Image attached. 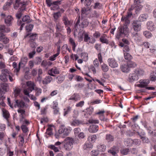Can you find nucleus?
Wrapping results in <instances>:
<instances>
[{"label": "nucleus", "instance_id": "6ab92c4d", "mask_svg": "<svg viewBox=\"0 0 156 156\" xmlns=\"http://www.w3.org/2000/svg\"><path fill=\"white\" fill-rule=\"evenodd\" d=\"M118 148L115 146H114L109 150L108 152L111 154L113 156H115L116 154L118 152Z\"/></svg>", "mask_w": 156, "mask_h": 156}, {"label": "nucleus", "instance_id": "72a5a7b5", "mask_svg": "<svg viewBox=\"0 0 156 156\" xmlns=\"http://www.w3.org/2000/svg\"><path fill=\"white\" fill-rule=\"evenodd\" d=\"M10 1V2H6L3 6V8L4 10H8L12 4V0Z\"/></svg>", "mask_w": 156, "mask_h": 156}, {"label": "nucleus", "instance_id": "0e129e2a", "mask_svg": "<svg viewBox=\"0 0 156 156\" xmlns=\"http://www.w3.org/2000/svg\"><path fill=\"white\" fill-rule=\"evenodd\" d=\"M84 41L85 42H87L89 40H90V38L89 37L87 33L84 34Z\"/></svg>", "mask_w": 156, "mask_h": 156}, {"label": "nucleus", "instance_id": "1a4fd4ad", "mask_svg": "<svg viewBox=\"0 0 156 156\" xmlns=\"http://www.w3.org/2000/svg\"><path fill=\"white\" fill-rule=\"evenodd\" d=\"M10 31V29L8 27H6L4 25H0V34L7 33Z\"/></svg>", "mask_w": 156, "mask_h": 156}, {"label": "nucleus", "instance_id": "bb28decb", "mask_svg": "<svg viewBox=\"0 0 156 156\" xmlns=\"http://www.w3.org/2000/svg\"><path fill=\"white\" fill-rule=\"evenodd\" d=\"M106 149V146L104 144H99L97 146V150L99 152H104Z\"/></svg>", "mask_w": 156, "mask_h": 156}, {"label": "nucleus", "instance_id": "603ef678", "mask_svg": "<svg viewBox=\"0 0 156 156\" xmlns=\"http://www.w3.org/2000/svg\"><path fill=\"white\" fill-rule=\"evenodd\" d=\"M100 41L102 43L108 44V40L105 38V36H101L100 39Z\"/></svg>", "mask_w": 156, "mask_h": 156}, {"label": "nucleus", "instance_id": "4468645a", "mask_svg": "<svg viewBox=\"0 0 156 156\" xmlns=\"http://www.w3.org/2000/svg\"><path fill=\"white\" fill-rule=\"evenodd\" d=\"M150 81L148 80H140V84L138 85V86L140 87H147Z\"/></svg>", "mask_w": 156, "mask_h": 156}, {"label": "nucleus", "instance_id": "c9c22d12", "mask_svg": "<svg viewBox=\"0 0 156 156\" xmlns=\"http://www.w3.org/2000/svg\"><path fill=\"white\" fill-rule=\"evenodd\" d=\"M133 142V140L130 138L126 139L124 141L125 144L127 146L132 145Z\"/></svg>", "mask_w": 156, "mask_h": 156}, {"label": "nucleus", "instance_id": "680f3d73", "mask_svg": "<svg viewBox=\"0 0 156 156\" xmlns=\"http://www.w3.org/2000/svg\"><path fill=\"white\" fill-rule=\"evenodd\" d=\"M34 90L36 91V95L38 96L41 93V90L37 87H36Z\"/></svg>", "mask_w": 156, "mask_h": 156}, {"label": "nucleus", "instance_id": "e2e57ef3", "mask_svg": "<svg viewBox=\"0 0 156 156\" xmlns=\"http://www.w3.org/2000/svg\"><path fill=\"white\" fill-rule=\"evenodd\" d=\"M129 151V149L126 148L122 150L121 151V153L122 154L125 155L127 154Z\"/></svg>", "mask_w": 156, "mask_h": 156}, {"label": "nucleus", "instance_id": "473e14b6", "mask_svg": "<svg viewBox=\"0 0 156 156\" xmlns=\"http://www.w3.org/2000/svg\"><path fill=\"white\" fill-rule=\"evenodd\" d=\"M119 46L121 47H124L123 50L124 51L128 52L130 50L129 47L127 45H124V44L122 42L120 43Z\"/></svg>", "mask_w": 156, "mask_h": 156}, {"label": "nucleus", "instance_id": "f03ea898", "mask_svg": "<svg viewBox=\"0 0 156 156\" xmlns=\"http://www.w3.org/2000/svg\"><path fill=\"white\" fill-rule=\"evenodd\" d=\"M27 3V2L24 0H16L13 5L14 8L16 10L19 8L20 10L24 11L26 9Z\"/></svg>", "mask_w": 156, "mask_h": 156}, {"label": "nucleus", "instance_id": "c756f323", "mask_svg": "<svg viewBox=\"0 0 156 156\" xmlns=\"http://www.w3.org/2000/svg\"><path fill=\"white\" fill-rule=\"evenodd\" d=\"M1 86L3 90L5 91H7L9 90V86L8 84L5 83H1Z\"/></svg>", "mask_w": 156, "mask_h": 156}, {"label": "nucleus", "instance_id": "de8ad7c7", "mask_svg": "<svg viewBox=\"0 0 156 156\" xmlns=\"http://www.w3.org/2000/svg\"><path fill=\"white\" fill-rule=\"evenodd\" d=\"M81 58L84 61H86L88 59V55L85 53H82L81 54Z\"/></svg>", "mask_w": 156, "mask_h": 156}, {"label": "nucleus", "instance_id": "cd10ccee", "mask_svg": "<svg viewBox=\"0 0 156 156\" xmlns=\"http://www.w3.org/2000/svg\"><path fill=\"white\" fill-rule=\"evenodd\" d=\"M148 17L147 14H141L139 17L138 19L139 21L143 22L146 20Z\"/></svg>", "mask_w": 156, "mask_h": 156}, {"label": "nucleus", "instance_id": "338daca9", "mask_svg": "<svg viewBox=\"0 0 156 156\" xmlns=\"http://www.w3.org/2000/svg\"><path fill=\"white\" fill-rule=\"evenodd\" d=\"M21 128L23 133H26L28 131V128L24 124H22L21 126Z\"/></svg>", "mask_w": 156, "mask_h": 156}, {"label": "nucleus", "instance_id": "13d9d810", "mask_svg": "<svg viewBox=\"0 0 156 156\" xmlns=\"http://www.w3.org/2000/svg\"><path fill=\"white\" fill-rule=\"evenodd\" d=\"M14 75L9 71V74H8V76H9V79L10 82H12L15 80V78H13Z\"/></svg>", "mask_w": 156, "mask_h": 156}, {"label": "nucleus", "instance_id": "2eb2a0df", "mask_svg": "<svg viewBox=\"0 0 156 156\" xmlns=\"http://www.w3.org/2000/svg\"><path fill=\"white\" fill-rule=\"evenodd\" d=\"M24 105L25 103L23 101L18 100H16L14 104V106L15 108L17 106L19 108H23Z\"/></svg>", "mask_w": 156, "mask_h": 156}, {"label": "nucleus", "instance_id": "dca6fc26", "mask_svg": "<svg viewBox=\"0 0 156 156\" xmlns=\"http://www.w3.org/2000/svg\"><path fill=\"white\" fill-rule=\"evenodd\" d=\"M37 34L36 33L28 34L25 36V38L29 36L30 39L29 41H34L36 39Z\"/></svg>", "mask_w": 156, "mask_h": 156}, {"label": "nucleus", "instance_id": "79ce46f5", "mask_svg": "<svg viewBox=\"0 0 156 156\" xmlns=\"http://www.w3.org/2000/svg\"><path fill=\"white\" fill-rule=\"evenodd\" d=\"M69 41L70 43L72 45V48L73 51H75V48L76 47V45L75 43L73 40V39L71 38H70L69 40Z\"/></svg>", "mask_w": 156, "mask_h": 156}, {"label": "nucleus", "instance_id": "49530a36", "mask_svg": "<svg viewBox=\"0 0 156 156\" xmlns=\"http://www.w3.org/2000/svg\"><path fill=\"white\" fill-rule=\"evenodd\" d=\"M121 20L122 21H124L125 22V25H126L127 24H129L130 23V20L127 17H122V18Z\"/></svg>", "mask_w": 156, "mask_h": 156}, {"label": "nucleus", "instance_id": "37998d69", "mask_svg": "<svg viewBox=\"0 0 156 156\" xmlns=\"http://www.w3.org/2000/svg\"><path fill=\"white\" fill-rule=\"evenodd\" d=\"M133 145L135 146H138L140 145L141 141L140 140L137 139L133 140Z\"/></svg>", "mask_w": 156, "mask_h": 156}, {"label": "nucleus", "instance_id": "4c0bfd02", "mask_svg": "<svg viewBox=\"0 0 156 156\" xmlns=\"http://www.w3.org/2000/svg\"><path fill=\"white\" fill-rule=\"evenodd\" d=\"M101 68L102 70L105 72H107L108 70V67L107 65L103 63L101 65Z\"/></svg>", "mask_w": 156, "mask_h": 156}, {"label": "nucleus", "instance_id": "ddd939ff", "mask_svg": "<svg viewBox=\"0 0 156 156\" xmlns=\"http://www.w3.org/2000/svg\"><path fill=\"white\" fill-rule=\"evenodd\" d=\"M98 126L97 125H92L89 126L88 130L90 133H95L98 131Z\"/></svg>", "mask_w": 156, "mask_h": 156}, {"label": "nucleus", "instance_id": "a18cd8bd", "mask_svg": "<svg viewBox=\"0 0 156 156\" xmlns=\"http://www.w3.org/2000/svg\"><path fill=\"white\" fill-rule=\"evenodd\" d=\"M124 55L125 59L128 61H130L132 58V56L128 53H125L124 54Z\"/></svg>", "mask_w": 156, "mask_h": 156}, {"label": "nucleus", "instance_id": "39448f33", "mask_svg": "<svg viewBox=\"0 0 156 156\" xmlns=\"http://www.w3.org/2000/svg\"><path fill=\"white\" fill-rule=\"evenodd\" d=\"M70 132V129L66 128L65 126L64 125H61L58 130L59 133L60 134L62 135L61 136L63 137L67 136Z\"/></svg>", "mask_w": 156, "mask_h": 156}, {"label": "nucleus", "instance_id": "3c124183", "mask_svg": "<svg viewBox=\"0 0 156 156\" xmlns=\"http://www.w3.org/2000/svg\"><path fill=\"white\" fill-rule=\"evenodd\" d=\"M49 147L56 152L59 151V149L60 148V147H55L54 145H51L49 146Z\"/></svg>", "mask_w": 156, "mask_h": 156}, {"label": "nucleus", "instance_id": "e433bc0d", "mask_svg": "<svg viewBox=\"0 0 156 156\" xmlns=\"http://www.w3.org/2000/svg\"><path fill=\"white\" fill-rule=\"evenodd\" d=\"M132 37L136 41H137L139 40L140 36L139 34L137 32H133L132 34Z\"/></svg>", "mask_w": 156, "mask_h": 156}, {"label": "nucleus", "instance_id": "20e7f679", "mask_svg": "<svg viewBox=\"0 0 156 156\" xmlns=\"http://www.w3.org/2000/svg\"><path fill=\"white\" fill-rule=\"evenodd\" d=\"M73 139L69 137L65 139L64 141V147L68 151L70 150L73 147Z\"/></svg>", "mask_w": 156, "mask_h": 156}, {"label": "nucleus", "instance_id": "9b49d317", "mask_svg": "<svg viewBox=\"0 0 156 156\" xmlns=\"http://www.w3.org/2000/svg\"><path fill=\"white\" fill-rule=\"evenodd\" d=\"M59 73V70L55 67L49 69L48 71V74L53 76H55L54 74H58Z\"/></svg>", "mask_w": 156, "mask_h": 156}, {"label": "nucleus", "instance_id": "2f4dec72", "mask_svg": "<svg viewBox=\"0 0 156 156\" xmlns=\"http://www.w3.org/2000/svg\"><path fill=\"white\" fill-rule=\"evenodd\" d=\"M61 16V14L60 12L54 13L53 17L54 18V21L56 22L58 18Z\"/></svg>", "mask_w": 156, "mask_h": 156}, {"label": "nucleus", "instance_id": "5701e85b", "mask_svg": "<svg viewBox=\"0 0 156 156\" xmlns=\"http://www.w3.org/2000/svg\"><path fill=\"white\" fill-rule=\"evenodd\" d=\"M89 22L87 20L84 19L83 20L82 22L79 26H80L81 27L83 28L86 27L88 26L89 24Z\"/></svg>", "mask_w": 156, "mask_h": 156}, {"label": "nucleus", "instance_id": "9d476101", "mask_svg": "<svg viewBox=\"0 0 156 156\" xmlns=\"http://www.w3.org/2000/svg\"><path fill=\"white\" fill-rule=\"evenodd\" d=\"M13 20V18L11 16L8 15L5 18V23L7 26H10L12 25Z\"/></svg>", "mask_w": 156, "mask_h": 156}, {"label": "nucleus", "instance_id": "c85d7f7f", "mask_svg": "<svg viewBox=\"0 0 156 156\" xmlns=\"http://www.w3.org/2000/svg\"><path fill=\"white\" fill-rule=\"evenodd\" d=\"M20 122L22 124H26L28 125L29 124V122L25 119L23 115H22V116H20Z\"/></svg>", "mask_w": 156, "mask_h": 156}, {"label": "nucleus", "instance_id": "f8f14e48", "mask_svg": "<svg viewBox=\"0 0 156 156\" xmlns=\"http://www.w3.org/2000/svg\"><path fill=\"white\" fill-rule=\"evenodd\" d=\"M50 75L46 76L42 81V83L44 85H47L50 83L53 80V78Z\"/></svg>", "mask_w": 156, "mask_h": 156}, {"label": "nucleus", "instance_id": "ea45409f", "mask_svg": "<svg viewBox=\"0 0 156 156\" xmlns=\"http://www.w3.org/2000/svg\"><path fill=\"white\" fill-rule=\"evenodd\" d=\"M106 139L108 142H110L113 141L114 138L112 135L110 134H108L106 135Z\"/></svg>", "mask_w": 156, "mask_h": 156}, {"label": "nucleus", "instance_id": "a878e982", "mask_svg": "<svg viewBox=\"0 0 156 156\" xmlns=\"http://www.w3.org/2000/svg\"><path fill=\"white\" fill-rule=\"evenodd\" d=\"M97 138V136L95 135H93L89 136L87 139L90 143H94L96 141Z\"/></svg>", "mask_w": 156, "mask_h": 156}, {"label": "nucleus", "instance_id": "b1692460", "mask_svg": "<svg viewBox=\"0 0 156 156\" xmlns=\"http://www.w3.org/2000/svg\"><path fill=\"white\" fill-rule=\"evenodd\" d=\"M120 68L123 72H128L130 70L127 64L122 65L120 67Z\"/></svg>", "mask_w": 156, "mask_h": 156}, {"label": "nucleus", "instance_id": "a19ab883", "mask_svg": "<svg viewBox=\"0 0 156 156\" xmlns=\"http://www.w3.org/2000/svg\"><path fill=\"white\" fill-rule=\"evenodd\" d=\"M82 123V122L79 120L74 119L71 122V125L73 126H75L78 125Z\"/></svg>", "mask_w": 156, "mask_h": 156}, {"label": "nucleus", "instance_id": "393cba45", "mask_svg": "<svg viewBox=\"0 0 156 156\" xmlns=\"http://www.w3.org/2000/svg\"><path fill=\"white\" fill-rule=\"evenodd\" d=\"M64 27L62 25V24L59 23H56V32H61L63 30Z\"/></svg>", "mask_w": 156, "mask_h": 156}, {"label": "nucleus", "instance_id": "423d86ee", "mask_svg": "<svg viewBox=\"0 0 156 156\" xmlns=\"http://www.w3.org/2000/svg\"><path fill=\"white\" fill-rule=\"evenodd\" d=\"M132 28L135 32L140 31L141 28V23L138 20H134L132 23Z\"/></svg>", "mask_w": 156, "mask_h": 156}, {"label": "nucleus", "instance_id": "6e6552de", "mask_svg": "<svg viewBox=\"0 0 156 156\" xmlns=\"http://www.w3.org/2000/svg\"><path fill=\"white\" fill-rule=\"evenodd\" d=\"M108 61L109 66L112 68H115L118 66L117 62L114 58H109Z\"/></svg>", "mask_w": 156, "mask_h": 156}, {"label": "nucleus", "instance_id": "7c9ffc66", "mask_svg": "<svg viewBox=\"0 0 156 156\" xmlns=\"http://www.w3.org/2000/svg\"><path fill=\"white\" fill-rule=\"evenodd\" d=\"M23 22H25L26 23H28L31 22L30 16L27 15L24 16L22 19Z\"/></svg>", "mask_w": 156, "mask_h": 156}, {"label": "nucleus", "instance_id": "412c9836", "mask_svg": "<svg viewBox=\"0 0 156 156\" xmlns=\"http://www.w3.org/2000/svg\"><path fill=\"white\" fill-rule=\"evenodd\" d=\"M63 23L66 26H67L70 24V22L68 20L67 16L65 14L62 16V19Z\"/></svg>", "mask_w": 156, "mask_h": 156}, {"label": "nucleus", "instance_id": "864d4df0", "mask_svg": "<svg viewBox=\"0 0 156 156\" xmlns=\"http://www.w3.org/2000/svg\"><path fill=\"white\" fill-rule=\"evenodd\" d=\"M143 34L146 38H150L152 36L151 33L150 32L147 31H144L143 33Z\"/></svg>", "mask_w": 156, "mask_h": 156}, {"label": "nucleus", "instance_id": "0eeeda50", "mask_svg": "<svg viewBox=\"0 0 156 156\" xmlns=\"http://www.w3.org/2000/svg\"><path fill=\"white\" fill-rule=\"evenodd\" d=\"M9 74V71L7 69H3L2 70V73L0 75V79L2 81L6 82L8 81L7 76Z\"/></svg>", "mask_w": 156, "mask_h": 156}, {"label": "nucleus", "instance_id": "a211bd4d", "mask_svg": "<svg viewBox=\"0 0 156 156\" xmlns=\"http://www.w3.org/2000/svg\"><path fill=\"white\" fill-rule=\"evenodd\" d=\"M0 41L4 44H7L9 42V39L4 34H0Z\"/></svg>", "mask_w": 156, "mask_h": 156}, {"label": "nucleus", "instance_id": "4d7b16f0", "mask_svg": "<svg viewBox=\"0 0 156 156\" xmlns=\"http://www.w3.org/2000/svg\"><path fill=\"white\" fill-rule=\"evenodd\" d=\"M23 11L20 10L17 12L16 14V17L17 19H20L23 15L22 12Z\"/></svg>", "mask_w": 156, "mask_h": 156}, {"label": "nucleus", "instance_id": "4be33fe9", "mask_svg": "<svg viewBox=\"0 0 156 156\" xmlns=\"http://www.w3.org/2000/svg\"><path fill=\"white\" fill-rule=\"evenodd\" d=\"M147 29L151 31L155 30V27L154 23L152 21H149L147 23Z\"/></svg>", "mask_w": 156, "mask_h": 156}, {"label": "nucleus", "instance_id": "f704fd0d", "mask_svg": "<svg viewBox=\"0 0 156 156\" xmlns=\"http://www.w3.org/2000/svg\"><path fill=\"white\" fill-rule=\"evenodd\" d=\"M3 115V117L6 119H8L9 116V112L6 109L3 108L2 109Z\"/></svg>", "mask_w": 156, "mask_h": 156}, {"label": "nucleus", "instance_id": "6e6d98bb", "mask_svg": "<svg viewBox=\"0 0 156 156\" xmlns=\"http://www.w3.org/2000/svg\"><path fill=\"white\" fill-rule=\"evenodd\" d=\"M102 6V5L99 2H96L94 3V8L95 9H100Z\"/></svg>", "mask_w": 156, "mask_h": 156}, {"label": "nucleus", "instance_id": "c03bdc74", "mask_svg": "<svg viewBox=\"0 0 156 156\" xmlns=\"http://www.w3.org/2000/svg\"><path fill=\"white\" fill-rule=\"evenodd\" d=\"M64 112L63 115L64 116H65L70 112L71 110V108L70 106H68L66 108L64 109Z\"/></svg>", "mask_w": 156, "mask_h": 156}, {"label": "nucleus", "instance_id": "aec40b11", "mask_svg": "<svg viewBox=\"0 0 156 156\" xmlns=\"http://www.w3.org/2000/svg\"><path fill=\"white\" fill-rule=\"evenodd\" d=\"M28 58L27 57H24L22 58L21 62L19 63L18 68L16 69L17 72H19L20 68V65L21 64H26Z\"/></svg>", "mask_w": 156, "mask_h": 156}, {"label": "nucleus", "instance_id": "774afa93", "mask_svg": "<svg viewBox=\"0 0 156 156\" xmlns=\"http://www.w3.org/2000/svg\"><path fill=\"white\" fill-rule=\"evenodd\" d=\"M90 9H87L85 7L82 8L81 10V15H83V14H87V12L90 10Z\"/></svg>", "mask_w": 156, "mask_h": 156}, {"label": "nucleus", "instance_id": "052dcab7", "mask_svg": "<svg viewBox=\"0 0 156 156\" xmlns=\"http://www.w3.org/2000/svg\"><path fill=\"white\" fill-rule=\"evenodd\" d=\"M34 25L32 24H29L26 26V30L28 32L31 31Z\"/></svg>", "mask_w": 156, "mask_h": 156}, {"label": "nucleus", "instance_id": "5fc2aeb1", "mask_svg": "<svg viewBox=\"0 0 156 156\" xmlns=\"http://www.w3.org/2000/svg\"><path fill=\"white\" fill-rule=\"evenodd\" d=\"M20 90L18 88H16L14 90V95L15 97L18 96L20 94Z\"/></svg>", "mask_w": 156, "mask_h": 156}, {"label": "nucleus", "instance_id": "58836bf2", "mask_svg": "<svg viewBox=\"0 0 156 156\" xmlns=\"http://www.w3.org/2000/svg\"><path fill=\"white\" fill-rule=\"evenodd\" d=\"M142 7V6L140 5H137L132 7V8L135 9L136 13L141 9Z\"/></svg>", "mask_w": 156, "mask_h": 156}, {"label": "nucleus", "instance_id": "f3484780", "mask_svg": "<svg viewBox=\"0 0 156 156\" xmlns=\"http://www.w3.org/2000/svg\"><path fill=\"white\" fill-rule=\"evenodd\" d=\"M138 79V75L135 73L130 74L128 78V80L130 82H132L133 81L137 80Z\"/></svg>", "mask_w": 156, "mask_h": 156}, {"label": "nucleus", "instance_id": "bf43d9fd", "mask_svg": "<svg viewBox=\"0 0 156 156\" xmlns=\"http://www.w3.org/2000/svg\"><path fill=\"white\" fill-rule=\"evenodd\" d=\"M127 64L129 69L131 68L135 67L136 66V64L132 62H129Z\"/></svg>", "mask_w": 156, "mask_h": 156}, {"label": "nucleus", "instance_id": "7ed1b4c3", "mask_svg": "<svg viewBox=\"0 0 156 156\" xmlns=\"http://www.w3.org/2000/svg\"><path fill=\"white\" fill-rule=\"evenodd\" d=\"M129 29L126 25H124L118 28V33L116 36V37L119 39L120 37H123L127 34L129 32Z\"/></svg>", "mask_w": 156, "mask_h": 156}, {"label": "nucleus", "instance_id": "8fccbe9b", "mask_svg": "<svg viewBox=\"0 0 156 156\" xmlns=\"http://www.w3.org/2000/svg\"><path fill=\"white\" fill-rule=\"evenodd\" d=\"M89 123L90 124H96L99 123V121L98 120L93 119L92 118L88 120Z\"/></svg>", "mask_w": 156, "mask_h": 156}, {"label": "nucleus", "instance_id": "f257e3e1", "mask_svg": "<svg viewBox=\"0 0 156 156\" xmlns=\"http://www.w3.org/2000/svg\"><path fill=\"white\" fill-rule=\"evenodd\" d=\"M26 85L28 87L23 90V93L25 95L30 97L29 93L34 90L36 87V85L33 82L31 81L27 82Z\"/></svg>", "mask_w": 156, "mask_h": 156}, {"label": "nucleus", "instance_id": "69168bd1", "mask_svg": "<svg viewBox=\"0 0 156 156\" xmlns=\"http://www.w3.org/2000/svg\"><path fill=\"white\" fill-rule=\"evenodd\" d=\"M30 43V47L33 48H34V49L35 50V48L37 46L36 43L35 41H29Z\"/></svg>", "mask_w": 156, "mask_h": 156}, {"label": "nucleus", "instance_id": "09e8293b", "mask_svg": "<svg viewBox=\"0 0 156 156\" xmlns=\"http://www.w3.org/2000/svg\"><path fill=\"white\" fill-rule=\"evenodd\" d=\"M134 72L136 74H137V75H138V76L139 75L140 76L141 75H142L144 73V72L143 70L141 69H136Z\"/></svg>", "mask_w": 156, "mask_h": 156}]
</instances>
